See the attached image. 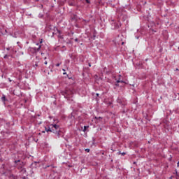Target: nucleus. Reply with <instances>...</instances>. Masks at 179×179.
I'll use <instances>...</instances> for the list:
<instances>
[{
    "label": "nucleus",
    "instance_id": "1",
    "mask_svg": "<svg viewBox=\"0 0 179 179\" xmlns=\"http://www.w3.org/2000/svg\"><path fill=\"white\" fill-rule=\"evenodd\" d=\"M37 47H29L28 48V52L30 55H37L38 52L41 51V45L43 44V39H41L39 43H35Z\"/></svg>",
    "mask_w": 179,
    "mask_h": 179
},
{
    "label": "nucleus",
    "instance_id": "2",
    "mask_svg": "<svg viewBox=\"0 0 179 179\" xmlns=\"http://www.w3.org/2000/svg\"><path fill=\"white\" fill-rule=\"evenodd\" d=\"M14 167L19 170L22 174H26V168H24V162L20 159L14 160Z\"/></svg>",
    "mask_w": 179,
    "mask_h": 179
},
{
    "label": "nucleus",
    "instance_id": "3",
    "mask_svg": "<svg viewBox=\"0 0 179 179\" xmlns=\"http://www.w3.org/2000/svg\"><path fill=\"white\" fill-rule=\"evenodd\" d=\"M50 127L52 128V132L55 134V135L57 136V138H60L59 133L61 132V127H59V125L57 124H50Z\"/></svg>",
    "mask_w": 179,
    "mask_h": 179
},
{
    "label": "nucleus",
    "instance_id": "4",
    "mask_svg": "<svg viewBox=\"0 0 179 179\" xmlns=\"http://www.w3.org/2000/svg\"><path fill=\"white\" fill-rule=\"evenodd\" d=\"M61 94L64 96L65 99H70V97H72L73 92L71 90H66L65 91L61 92Z\"/></svg>",
    "mask_w": 179,
    "mask_h": 179
},
{
    "label": "nucleus",
    "instance_id": "5",
    "mask_svg": "<svg viewBox=\"0 0 179 179\" xmlns=\"http://www.w3.org/2000/svg\"><path fill=\"white\" fill-rule=\"evenodd\" d=\"M110 24L112 26L113 30H115L121 27V22H120L119 21H115L114 20H112Z\"/></svg>",
    "mask_w": 179,
    "mask_h": 179
},
{
    "label": "nucleus",
    "instance_id": "6",
    "mask_svg": "<svg viewBox=\"0 0 179 179\" xmlns=\"http://www.w3.org/2000/svg\"><path fill=\"white\" fill-rule=\"evenodd\" d=\"M17 51L16 50H15V48L11 47V50L10 51L9 53H8V55H5L3 58L4 59H6L8 57H12V55H13V54H16Z\"/></svg>",
    "mask_w": 179,
    "mask_h": 179
},
{
    "label": "nucleus",
    "instance_id": "7",
    "mask_svg": "<svg viewBox=\"0 0 179 179\" xmlns=\"http://www.w3.org/2000/svg\"><path fill=\"white\" fill-rule=\"evenodd\" d=\"M45 131H46V132H52V127H45Z\"/></svg>",
    "mask_w": 179,
    "mask_h": 179
},
{
    "label": "nucleus",
    "instance_id": "8",
    "mask_svg": "<svg viewBox=\"0 0 179 179\" xmlns=\"http://www.w3.org/2000/svg\"><path fill=\"white\" fill-rule=\"evenodd\" d=\"M38 62H39L38 60L37 62H34L33 63L34 68H37L38 66Z\"/></svg>",
    "mask_w": 179,
    "mask_h": 179
},
{
    "label": "nucleus",
    "instance_id": "9",
    "mask_svg": "<svg viewBox=\"0 0 179 179\" xmlns=\"http://www.w3.org/2000/svg\"><path fill=\"white\" fill-rule=\"evenodd\" d=\"M57 33H58V37H59V38H64V36H62V35H61V31L60 30H59V29H57Z\"/></svg>",
    "mask_w": 179,
    "mask_h": 179
},
{
    "label": "nucleus",
    "instance_id": "10",
    "mask_svg": "<svg viewBox=\"0 0 179 179\" xmlns=\"http://www.w3.org/2000/svg\"><path fill=\"white\" fill-rule=\"evenodd\" d=\"M1 101H3V103H5V101H8V99H6V96H5V94H3V96L1 97Z\"/></svg>",
    "mask_w": 179,
    "mask_h": 179
},
{
    "label": "nucleus",
    "instance_id": "11",
    "mask_svg": "<svg viewBox=\"0 0 179 179\" xmlns=\"http://www.w3.org/2000/svg\"><path fill=\"white\" fill-rule=\"evenodd\" d=\"M48 167H51L52 169H55V166L54 165H48L45 166V169H48Z\"/></svg>",
    "mask_w": 179,
    "mask_h": 179
},
{
    "label": "nucleus",
    "instance_id": "12",
    "mask_svg": "<svg viewBox=\"0 0 179 179\" xmlns=\"http://www.w3.org/2000/svg\"><path fill=\"white\" fill-rule=\"evenodd\" d=\"M116 83H125V82L124 80H117Z\"/></svg>",
    "mask_w": 179,
    "mask_h": 179
},
{
    "label": "nucleus",
    "instance_id": "13",
    "mask_svg": "<svg viewBox=\"0 0 179 179\" xmlns=\"http://www.w3.org/2000/svg\"><path fill=\"white\" fill-rule=\"evenodd\" d=\"M24 53L23 52L20 51V52H18L17 55H18V56L24 55Z\"/></svg>",
    "mask_w": 179,
    "mask_h": 179
},
{
    "label": "nucleus",
    "instance_id": "14",
    "mask_svg": "<svg viewBox=\"0 0 179 179\" xmlns=\"http://www.w3.org/2000/svg\"><path fill=\"white\" fill-rule=\"evenodd\" d=\"M89 128V126H84L83 132H86V129Z\"/></svg>",
    "mask_w": 179,
    "mask_h": 179
},
{
    "label": "nucleus",
    "instance_id": "15",
    "mask_svg": "<svg viewBox=\"0 0 179 179\" xmlns=\"http://www.w3.org/2000/svg\"><path fill=\"white\" fill-rule=\"evenodd\" d=\"M69 6H75L76 4H75V3L71 2V3H69Z\"/></svg>",
    "mask_w": 179,
    "mask_h": 179
},
{
    "label": "nucleus",
    "instance_id": "16",
    "mask_svg": "<svg viewBox=\"0 0 179 179\" xmlns=\"http://www.w3.org/2000/svg\"><path fill=\"white\" fill-rule=\"evenodd\" d=\"M17 66H22V64L20 63V62H17L16 63Z\"/></svg>",
    "mask_w": 179,
    "mask_h": 179
},
{
    "label": "nucleus",
    "instance_id": "17",
    "mask_svg": "<svg viewBox=\"0 0 179 179\" xmlns=\"http://www.w3.org/2000/svg\"><path fill=\"white\" fill-rule=\"evenodd\" d=\"M6 50H8V51H11V50H12V47H8V48H6Z\"/></svg>",
    "mask_w": 179,
    "mask_h": 179
},
{
    "label": "nucleus",
    "instance_id": "18",
    "mask_svg": "<svg viewBox=\"0 0 179 179\" xmlns=\"http://www.w3.org/2000/svg\"><path fill=\"white\" fill-rule=\"evenodd\" d=\"M122 156H124V155H127V152H119Z\"/></svg>",
    "mask_w": 179,
    "mask_h": 179
},
{
    "label": "nucleus",
    "instance_id": "19",
    "mask_svg": "<svg viewBox=\"0 0 179 179\" xmlns=\"http://www.w3.org/2000/svg\"><path fill=\"white\" fill-rule=\"evenodd\" d=\"M176 33H179V27H177L176 28Z\"/></svg>",
    "mask_w": 179,
    "mask_h": 179
},
{
    "label": "nucleus",
    "instance_id": "20",
    "mask_svg": "<svg viewBox=\"0 0 179 179\" xmlns=\"http://www.w3.org/2000/svg\"><path fill=\"white\" fill-rule=\"evenodd\" d=\"M87 153H89L90 152V149H89V148H87V149H85V150Z\"/></svg>",
    "mask_w": 179,
    "mask_h": 179
},
{
    "label": "nucleus",
    "instance_id": "21",
    "mask_svg": "<svg viewBox=\"0 0 179 179\" xmlns=\"http://www.w3.org/2000/svg\"><path fill=\"white\" fill-rule=\"evenodd\" d=\"M74 41H76V43H78V41H79V39L78 38H76Z\"/></svg>",
    "mask_w": 179,
    "mask_h": 179
},
{
    "label": "nucleus",
    "instance_id": "22",
    "mask_svg": "<svg viewBox=\"0 0 179 179\" xmlns=\"http://www.w3.org/2000/svg\"><path fill=\"white\" fill-rule=\"evenodd\" d=\"M92 38H93V40H96V34H94V35H93Z\"/></svg>",
    "mask_w": 179,
    "mask_h": 179
},
{
    "label": "nucleus",
    "instance_id": "23",
    "mask_svg": "<svg viewBox=\"0 0 179 179\" xmlns=\"http://www.w3.org/2000/svg\"><path fill=\"white\" fill-rule=\"evenodd\" d=\"M87 3H90V0H85Z\"/></svg>",
    "mask_w": 179,
    "mask_h": 179
},
{
    "label": "nucleus",
    "instance_id": "24",
    "mask_svg": "<svg viewBox=\"0 0 179 179\" xmlns=\"http://www.w3.org/2000/svg\"><path fill=\"white\" fill-rule=\"evenodd\" d=\"M59 65H61V63L56 64V66H59Z\"/></svg>",
    "mask_w": 179,
    "mask_h": 179
},
{
    "label": "nucleus",
    "instance_id": "25",
    "mask_svg": "<svg viewBox=\"0 0 179 179\" xmlns=\"http://www.w3.org/2000/svg\"><path fill=\"white\" fill-rule=\"evenodd\" d=\"M115 86H116V87L120 86V85L118 84V83H115Z\"/></svg>",
    "mask_w": 179,
    "mask_h": 179
},
{
    "label": "nucleus",
    "instance_id": "26",
    "mask_svg": "<svg viewBox=\"0 0 179 179\" xmlns=\"http://www.w3.org/2000/svg\"><path fill=\"white\" fill-rule=\"evenodd\" d=\"M11 178L16 179V177H15V176H12Z\"/></svg>",
    "mask_w": 179,
    "mask_h": 179
},
{
    "label": "nucleus",
    "instance_id": "27",
    "mask_svg": "<svg viewBox=\"0 0 179 179\" xmlns=\"http://www.w3.org/2000/svg\"><path fill=\"white\" fill-rule=\"evenodd\" d=\"M44 64H45V65H47V64H48V62L47 61H45Z\"/></svg>",
    "mask_w": 179,
    "mask_h": 179
},
{
    "label": "nucleus",
    "instance_id": "28",
    "mask_svg": "<svg viewBox=\"0 0 179 179\" xmlns=\"http://www.w3.org/2000/svg\"><path fill=\"white\" fill-rule=\"evenodd\" d=\"M176 175L178 176V172L177 171V170H176Z\"/></svg>",
    "mask_w": 179,
    "mask_h": 179
},
{
    "label": "nucleus",
    "instance_id": "29",
    "mask_svg": "<svg viewBox=\"0 0 179 179\" xmlns=\"http://www.w3.org/2000/svg\"><path fill=\"white\" fill-rule=\"evenodd\" d=\"M39 8H41V9H43V4H41Z\"/></svg>",
    "mask_w": 179,
    "mask_h": 179
},
{
    "label": "nucleus",
    "instance_id": "30",
    "mask_svg": "<svg viewBox=\"0 0 179 179\" xmlns=\"http://www.w3.org/2000/svg\"><path fill=\"white\" fill-rule=\"evenodd\" d=\"M96 97H99V93H96Z\"/></svg>",
    "mask_w": 179,
    "mask_h": 179
},
{
    "label": "nucleus",
    "instance_id": "31",
    "mask_svg": "<svg viewBox=\"0 0 179 179\" xmlns=\"http://www.w3.org/2000/svg\"><path fill=\"white\" fill-rule=\"evenodd\" d=\"M177 167H179V162L177 163Z\"/></svg>",
    "mask_w": 179,
    "mask_h": 179
},
{
    "label": "nucleus",
    "instance_id": "32",
    "mask_svg": "<svg viewBox=\"0 0 179 179\" xmlns=\"http://www.w3.org/2000/svg\"><path fill=\"white\" fill-rule=\"evenodd\" d=\"M118 77H119V78L121 79V74H120V75L118 76Z\"/></svg>",
    "mask_w": 179,
    "mask_h": 179
},
{
    "label": "nucleus",
    "instance_id": "33",
    "mask_svg": "<svg viewBox=\"0 0 179 179\" xmlns=\"http://www.w3.org/2000/svg\"><path fill=\"white\" fill-rule=\"evenodd\" d=\"M9 82H12V80L10 78H8Z\"/></svg>",
    "mask_w": 179,
    "mask_h": 179
},
{
    "label": "nucleus",
    "instance_id": "34",
    "mask_svg": "<svg viewBox=\"0 0 179 179\" xmlns=\"http://www.w3.org/2000/svg\"><path fill=\"white\" fill-rule=\"evenodd\" d=\"M63 75H66V72H64V73H63Z\"/></svg>",
    "mask_w": 179,
    "mask_h": 179
},
{
    "label": "nucleus",
    "instance_id": "35",
    "mask_svg": "<svg viewBox=\"0 0 179 179\" xmlns=\"http://www.w3.org/2000/svg\"><path fill=\"white\" fill-rule=\"evenodd\" d=\"M92 141H93V142H94V137L92 138Z\"/></svg>",
    "mask_w": 179,
    "mask_h": 179
},
{
    "label": "nucleus",
    "instance_id": "36",
    "mask_svg": "<svg viewBox=\"0 0 179 179\" xmlns=\"http://www.w3.org/2000/svg\"><path fill=\"white\" fill-rule=\"evenodd\" d=\"M136 38H137V40L139 38V36H136Z\"/></svg>",
    "mask_w": 179,
    "mask_h": 179
},
{
    "label": "nucleus",
    "instance_id": "37",
    "mask_svg": "<svg viewBox=\"0 0 179 179\" xmlns=\"http://www.w3.org/2000/svg\"><path fill=\"white\" fill-rule=\"evenodd\" d=\"M89 66H92V64H90V63H89Z\"/></svg>",
    "mask_w": 179,
    "mask_h": 179
},
{
    "label": "nucleus",
    "instance_id": "38",
    "mask_svg": "<svg viewBox=\"0 0 179 179\" xmlns=\"http://www.w3.org/2000/svg\"><path fill=\"white\" fill-rule=\"evenodd\" d=\"M121 80V78H118V80Z\"/></svg>",
    "mask_w": 179,
    "mask_h": 179
},
{
    "label": "nucleus",
    "instance_id": "39",
    "mask_svg": "<svg viewBox=\"0 0 179 179\" xmlns=\"http://www.w3.org/2000/svg\"><path fill=\"white\" fill-rule=\"evenodd\" d=\"M62 71H63L64 72H65V69H63Z\"/></svg>",
    "mask_w": 179,
    "mask_h": 179
},
{
    "label": "nucleus",
    "instance_id": "40",
    "mask_svg": "<svg viewBox=\"0 0 179 179\" xmlns=\"http://www.w3.org/2000/svg\"><path fill=\"white\" fill-rule=\"evenodd\" d=\"M20 42H17V44H19Z\"/></svg>",
    "mask_w": 179,
    "mask_h": 179
},
{
    "label": "nucleus",
    "instance_id": "41",
    "mask_svg": "<svg viewBox=\"0 0 179 179\" xmlns=\"http://www.w3.org/2000/svg\"><path fill=\"white\" fill-rule=\"evenodd\" d=\"M44 59H47V57H45Z\"/></svg>",
    "mask_w": 179,
    "mask_h": 179
},
{
    "label": "nucleus",
    "instance_id": "42",
    "mask_svg": "<svg viewBox=\"0 0 179 179\" xmlns=\"http://www.w3.org/2000/svg\"><path fill=\"white\" fill-rule=\"evenodd\" d=\"M169 159L171 160V158H169Z\"/></svg>",
    "mask_w": 179,
    "mask_h": 179
},
{
    "label": "nucleus",
    "instance_id": "43",
    "mask_svg": "<svg viewBox=\"0 0 179 179\" xmlns=\"http://www.w3.org/2000/svg\"><path fill=\"white\" fill-rule=\"evenodd\" d=\"M169 159L171 160V158H169Z\"/></svg>",
    "mask_w": 179,
    "mask_h": 179
},
{
    "label": "nucleus",
    "instance_id": "44",
    "mask_svg": "<svg viewBox=\"0 0 179 179\" xmlns=\"http://www.w3.org/2000/svg\"><path fill=\"white\" fill-rule=\"evenodd\" d=\"M169 159L171 160V158H169Z\"/></svg>",
    "mask_w": 179,
    "mask_h": 179
},
{
    "label": "nucleus",
    "instance_id": "45",
    "mask_svg": "<svg viewBox=\"0 0 179 179\" xmlns=\"http://www.w3.org/2000/svg\"><path fill=\"white\" fill-rule=\"evenodd\" d=\"M99 119H101V117H99Z\"/></svg>",
    "mask_w": 179,
    "mask_h": 179
},
{
    "label": "nucleus",
    "instance_id": "46",
    "mask_svg": "<svg viewBox=\"0 0 179 179\" xmlns=\"http://www.w3.org/2000/svg\"><path fill=\"white\" fill-rule=\"evenodd\" d=\"M122 44H124V42H122Z\"/></svg>",
    "mask_w": 179,
    "mask_h": 179
},
{
    "label": "nucleus",
    "instance_id": "47",
    "mask_svg": "<svg viewBox=\"0 0 179 179\" xmlns=\"http://www.w3.org/2000/svg\"><path fill=\"white\" fill-rule=\"evenodd\" d=\"M41 55H43V52H41Z\"/></svg>",
    "mask_w": 179,
    "mask_h": 179
},
{
    "label": "nucleus",
    "instance_id": "48",
    "mask_svg": "<svg viewBox=\"0 0 179 179\" xmlns=\"http://www.w3.org/2000/svg\"><path fill=\"white\" fill-rule=\"evenodd\" d=\"M20 72H22V71H20Z\"/></svg>",
    "mask_w": 179,
    "mask_h": 179
},
{
    "label": "nucleus",
    "instance_id": "49",
    "mask_svg": "<svg viewBox=\"0 0 179 179\" xmlns=\"http://www.w3.org/2000/svg\"><path fill=\"white\" fill-rule=\"evenodd\" d=\"M176 179H178V178H176Z\"/></svg>",
    "mask_w": 179,
    "mask_h": 179
}]
</instances>
